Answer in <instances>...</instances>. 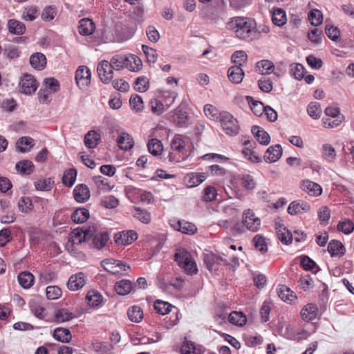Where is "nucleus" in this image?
Wrapping results in <instances>:
<instances>
[{"label": "nucleus", "mask_w": 354, "mask_h": 354, "mask_svg": "<svg viewBox=\"0 0 354 354\" xmlns=\"http://www.w3.org/2000/svg\"><path fill=\"white\" fill-rule=\"evenodd\" d=\"M100 138L97 131H90L84 136V145L89 149H94L98 145Z\"/></svg>", "instance_id": "obj_27"}, {"label": "nucleus", "mask_w": 354, "mask_h": 354, "mask_svg": "<svg viewBox=\"0 0 354 354\" xmlns=\"http://www.w3.org/2000/svg\"><path fill=\"white\" fill-rule=\"evenodd\" d=\"M241 184L246 190H252L257 185L254 178L250 174H244L241 176Z\"/></svg>", "instance_id": "obj_49"}, {"label": "nucleus", "mask_w": 354, "mask_h": 354, "mask_svg": "<svg viewBox=\"0 0 354 354\" xmlns=\"http://www.w3.org/2000/svg\"><path fill=\"white\" fill-rule=\"evenodd\" d=\"M318 308L313 304H308L301 310V317L303 320L310 322L316 318Z\"/></svg>", "instance_id": "obj_15"}, {"label": "nucleus", "mask_w": 354, "mask_h": 354, "mask_svg": "<svg viewBox=\"0 0 354 354\" xmlns=\"http://www.w3.org/2000/svg\"><path fill=\"white\" fill-rule=\"evenodd\" d=\"M310 209V205L303 201H293L288 207V212L291 215H295L302 212H307Z\"/></svg>", "instance_id": "obj_17"}, {"label": "nucleus", "mask_w": 354, "mask_h": 354, "mask_svg": "<svg viewBox=\"0 0 354 354\" xmlns=\"http://www.w3.org/2000/svg\"><path fill=\"white\" fill-rule=\"evenodd\" d=\"M109 240L110 236L108 232H97V228L95 227V232L90 239L91 241L90 246L97 250H101L106 245Z\"/></svg>", "instance_id": "obj_7"}, {"label": "nucleus", "mask_w": 354, "mask_h": 354, "mask_svg": "<svg viewBox=\"0 0 354 354\" xmlns=\"http://www.w3.org/2000/svg\"><path fill=\"white\" fill-rule=\"evenodd\" d=\"M259 88L265 93H269L272 90V82L271 80L266 76H263L258 81Z\"/></svg>", "instance_id": "obj_61"}, {"label": "nucleus", "mask_w": 354, "mask_h": 354, "mask_svg": "<svg viewBox=\"0 0 354 354\" xmlns=\"http://www.w3.org/2000/svg\"><path fill=\"white\" fill-rule=\"evenodd\" d=\"M301 189L310 196H318L321 195L322 189L321 186L310 180H304L301 186Z\"/></svg>", "instance_id": "obj_16"}, {"label": "nucleus", "mask_w": 354, "mask_h": 354, "mask_svg": "<svg viewBox=\"0 0 354 354\" xmlns=\"http://www.w3.org/2000/svg\"><path fill=\"white\" fill-rule=\"evenodd\" d=\"M257 71L262 75L271 74L274 70V64L269 60H261L257 63Z\"/></svg>", "instance_id": "obj_32"}, {"label": "nucleus", "mask_w": 354, "mask_h": 354, "mask_svg": "<svg viewBox=\"0 0 354 354\" xmlns=\"http://www.w3.org/2000/svg\"><path fill=\"white\" fill-rule=\"evenodd\" d=\"M89 217V212L86 208L77 209L71 216V218L75 223H82Z\"/></svg>", "instance_id": "obj_38"}, {"label": "nucleus", "mask_w": 354, "mask_h": 354, "mask_svg": "<svg viewBox=\"0 0 354 354\" xmlns=\"http://www.w3.org/2000/svg\"><path fill=\"white\" fill-rule=\"evenodd\" d=\"M307 111L313 119L319 118L322 112L319 104L316 102H312L308 104Z\"/></svg>", "instance_id": "obj_52"}, {"label": "nucleus", "mask_w": 354, "mask_h": 354, "mask_svg": "<svg viewBox=\"0 0 354 354\" xmlns=\"http://www.w3.org/2000/svg\"><path fill=\"white\" fill-rule=\"evenodd\" d=\"M204 113L205 115L213 121H221L222 119V113L218 109L211 104H206L204 106Z\"/></svg>", "instance_id": "obj_34"}, {"label": "nucleus", "mask_w": 354, "mask_h": 354, "mask_svg": "<svg viewBox=\"0 0 354 354\" xmlns=\"http://www.w3.org/2000/svg\"><path fill=\"white\" fill-rule=\"evenodd\" d=\"M33 140L30 137H21L19 138L17 143L16 147L20 152H26L28 149L23 147V146H29L31 148L33 146Z\"/></svg>", "instance_id": "obj_57"}, {"label": "nucleus", "mask_w": 354, "mask_h": 354, "mask_svg": "<svg viewBox=\"0 0 354 354\" xmlns=\"http://www.w3.org/2000/svg\"><path fill=\"white\" fill-rule=\"evenodd\" d=\"M272 20L275 26L279 27L283 26L287 21L286 12L281 8L274 10Z\"/></svg>", "instance_id": "obj_36"}, {"label": "nucleus", "mask_w": 354, "mask_h": 354, "mask_svg": "<svg viewBox=\"0 0 354 354\" xmlns=\"http://www.w3.org/2000/svg\"><path fill=\"white\" fill-rule=\"evenodd\" d=\"M253 242L256 249L261 252L262 254L267 252L268 245L263 236L259 234L256 235L253 239Z\"/></svg>", "instance_id": "obj_56"}, {"label": "nucleus", "mask_w": 354, "mask_h": 354, "mask_svg": "<svg viewBox=\"0 0 354 354\" xmlns=\"http://www.w3.org/2000/svg\"><path fill=\"white\" fill-rule=\"evenodd\" d=\"M148 150L153 156L160 155L163 151V146L160 140L153 138L147 144Z\"/></svg>", "instance_id": "obj_39"}, {"label": "nucleus", "mask_w": 354, "mask_h": 354, "mask_svg": "<svg viewBox=\"0 0 354 354\" xmlns=\"http://www.w3.org/2000/svg\"><path fill=\"white\" fill-rule=\"evenodd\" d=\"M53 337L59 342L68 343L72 339V335L69 329L59 327L54 330Z\"/></svg>", "instance_id": "obj_25"}, {"label": "nucleus", "mask_w": 354, "mask_h": 354, "mask_svg": "<svg viewBox=\"0 0 354 354\" xmlns=\"http://www.w3.org/2000/svg\"><path fill=\"white\" fill-rule=\"evenodd\" d=\"M113 70L107 60H102L98 64L97 71L100 80L104 84H109L112 80Z\"/></svg>", "instance_id": "obj_6"}, {"label": "nucleus", "mask_w": 354, "mask_h": 354, "mask_svg": "<svg viewBox=\"0 0 354 354\" xmlns=\"http://www.w3.org/2000/svg\"><path fill=\"white\" fill-rule=\"evenodd\" d=\"M75 200L77 203H84L90 198V190L88 187L84 184L77 185L73 190Z\"/></svg>", "instance_id": "obj_12"}, {"label": "nucleus", "mask_w": 354, "mask_h": 354, "mask_svg": "<svg viewBox=\"0 0 354 354\" xmlns=\"http://www.w3.org/2000/svg\"><path fill=\"white\" fill-rule=\"evenodd\" d=\"M128 317L131 322H140L143 319V311L140 306H133L129 309Z\"/></svg>", "instance_id": "obj_42"}, {"label": "nucleus", "mask_w": 354, "mask_h": 354, "mask_svg": "<svg viewBox=\"0 0 354 354\" xmlns=\"http://www.w3.org/2000/svg\"><path fill=\"white\" fill-rule=\"evenodd\" d=\"M282 155V148L280 145L270 147L264 154V160L267 162H275Z\"/></svg>", "instance_id": "obj_13"}, {"label": "nucleus", "mask_w": 354, "mask_h": 354, "mask_svg": "<svg viewBox=\"0 0 354 354\" xmlns=\"http://www.w3.org/2000/svg\"><path fill=\"white\" fill-rule=\"evenodd\" d=\"M252 132L256 137L259 142L263 145H267L270 142V138L268 133L258 126H254L252 128Z\"/></svg>", "instance_id": "obj_28"}, {"label": "nucleus", "mask_w": 354, "mask_h": 354, "mask_svg": "<svg viewBox=\"0 0 354 354\" xmlns=\"http://www.w3.org/2000/svg\"><path fill=\"white\" fill-rule=\"evenodd\" d=\"M190 259L189 253L184 249L178 250L175 254V261L181 268L183 264Z\"/></svg>", "instance_id": "obj_60"}, {"label": "nucleus", "mask_w": 354, "mask_h": 354, "mask_svg": "<svg viewBox=\"0 0 354 354\" xmlns=\"http://www.w3.org/2000/svg\"><path fill=\"white\" fill-rule=\"evenodd\" d=\"M322 157L328 162H333L336 158V151L330 144H324L322 145Z\"/></svg>", "instance_id": "obj_41"}, {"label": "nucleus", "mask_w": 354, "mask_h": 354, "mask_svg": "<svg viewBox=\"0 0 354 354\" xmlns=\"http://www.w3.org/2000/svg\"><path fill=\"white\" fill-rule=\"evenodd\" d=\"M171 225L174 230L184 234H192L196 231V227L194 224L186 221H178L171 223Z\"/></svg>", "instance_id": "obj_19"}, {"label": "nucleus", "mask_w": 354, "mask_h": 354, "mask_svg": "<svg viewBox=\"0 0 354 354\" xmlns=\"http://www.w3.org/2000/svg\"><path fill=\"white\" fill-rule=\"evenodd\" d=\"M77 176V171L75 169H71L66 171L62 177L64 185L71 187L73 185Z\"/></svg>", "instance_id": "obj_53"}, {"label": "nucleus", "mask_w": 354, "mask_h": 354, "mask_svg": "<svg viewBox=\"0 0 354 354\" xmlns=\"http://www.w3.org/2000/svg\"><path fill=\"white\" fill-rule=\"evenodd\" d=\"M94 351L99 354H110L113 348L112 344L109 342H95L91 344Z\"/></svg>", "instance_id": "obj_31"}, {"label": "nucleus", "mask_w": 354, "mask_h": 354, "mask_svg": "<svg viewBox=\"0 0 354 354\" xmlns=\"http://www.w3.org/2000/svg\"><path fill=\"white\" fill-rule=\"evenodd\" d=\"M91 73L88 67L80 66L75 73V80L80 87H85L91 82Z\"/></svg>", "instance_id": "obj_9"}, {"label": "nucleus", "mask_w": 354, "mask_h": 354, "mask_svg": "<svg viewBox=\"0 0 354 354\" xmlns=\"http://www.w3.org/2000/svg\"><path fill=\"white\" fill-rule=\"evenodd\" d=\"M43 86L50 93H56L59 89V82L54 77L46 78L44 80Z\"/></svg>", "instance_id": "obj_55"}, {"label": "nucleus", "mask_w": 354, "mask_h": 354, "mask_svg": "<svg viewBox=\"0 0 354 354\" xmlns=\"http://www.w3.org/2000/svg\"><path fill=\"white\" fill-rule=\"evenodd\" d=\"M46 297L48 299H57L62 295L61 289L57 286H50L46 288Z\"/></svg>", "instance_id": "obj_62"}, {"label": "nucleus", "mask_w": 354, "mask_h": 354, "mask_svg": "<svg viewBox=\"0 0 354 354\" xmlns=\"http://www.w3.org/2000/svg\"><path fill=\"white\" fill-rule=\"evenodd\" d=\"M325 32L328 37L333 41H337L339 39V30L337 27L333 25H326L325 27Z\"/></svg>", "instance_id": "obj_64"}, {"label": "nucleus", "mask_w": 354, "mask_h": 354, "mask_svg": "<svg viewBox=\"0 0 354 354\" xmlns=\"http://www.w3.org/2000/svg\"><path fill=\"white\" fill-rule=\"evenodd\" d=\"M95 232V226L89 225L84 229H76L74 230L71 234L69 241L73 244H81L84 241H90V239Z\"/></svg>", "instance_id": "obj_3"}, {"label": "nucleus", "mask_w": 354, "mask_h": 354, "mask_svg": "<svg viewBox=\"0 0 354 354\" xmlns=\"http://www.w3.org/2000/svg\"><path fill=\"white\" fill-rule=\"evenodd\" d=\"M86 283V276L83 272L73 274L68 279L67 286L70 290L75 291L82 288Z\"/></svg>", "instance_id": "obj_10"}, {"label": "nucleus", "mask_w": 354, "mask_h": 354, "mask_svg": "<svg viewBox=\"0 0 354 354\" xmlns=\"http://www.w3.org/2000/svg\"><path fill=\"white\" fill-rule=\"evenodd\" d=\"M138 237V236L136 231H123L115 234L114 241L118 245H126L132 243Z\"/></svg>", "instance_id": "obj_8"}, {"label": "nucleus", "mask_w": 354, "mask_h": 354, "mask_svg": "<svg viewBox=\"0 0 354 354\" xmlns=\"http://www.w3.org/2000/svg\"><path fill=\"white\" fill-rule=\"evenodd\" d=\"M173 306L168 302L157 300L154 303V308L161 315L169 313Z\"/></svg>", "instance_id": "obj_54"}, {"label": "nucleus", "mask_w": 354, "mask_h": 354, "mask_svg": "<svg viewBox=\"0 0 354 354\" xmlns=\"http://www.w3.org/2000/svg\"><path fill=\"white\" fill-rule=\"evenodd\" d=\"M118 147L122 150H129L133 147V138L127 133L122 132L117 140Z\"/></svg>", "instance_id": "obj_26"}, {"label": "nucleus", "mask_w": 354, "mask_h": 354, "mask_svg": "<svg viewBox=\"0 0 354 354\" xmlns=\"http://www.w3.org/2000/svg\"><path fill=\"white\" fill-rule=\"evenodd\" d=\"M9 32L15 35H22L26 30L25 25L15 19H10L8 22Z\"/></svg>", "instance_id": "obj_35"}, {"label": "nucleus", "mask_w": 354, "mask_h": 354, "mask_svg": "<svg viewBox=\"0 0 354 354\" xmlns=\"http://www.w3.org/2000/svg\"><path fill=\"white\" fill-rule=\"evenodd\" d=\"M3 54L10 59H15L19 57L20 50L18 47L10 45L4 49Z\"/></svg>", "instance_id": "obj_58"}, {"label": "nucleus", "mask_w": 354, "mask_h": 354, "mask_svg": "<svg viewBox=\"0 0 354 354\" xmlns=\"http://www.w3.org/2000/svg\"><path fill=\"white\" fill-rule=\"evenodd\" d=\"M30 64L35 69L41 71L46 65V57L41 53H33L30 57Z\"/></svg>", "instance_id": "obj_21"}, {"label": "nucleus", "mask_w": 354, "mask_h": 354, "mask_svg": "<svg viewBox=\"0 0 354 354\" xmlns=\"http://www.w3.org/2000/svg\"><path fill=\"white\" fill-rule=\"evenodd\" d=\"M130 58L124 55H115L113 56L109 62L113 69L120 71L124 68L129 69Z\"/></svg>", "instance_id": "obj_11"}, {"label": "nucleus", "mask_w": 354, "mask_h": 354, "mask_svg": "<svg viewBox=\"0 0 354 354\" xmlns=\"http://www.w3.org/2000/svg\"><path fill=\"white\" fill-rule=\"evenodd\" d=\"M33 163L28 160H20L15 165L16 170L21 175H30L34 171Z\"/></svg>", "instance_id": "obj_24"}, {"label": "nucleus", "mask_w": 354, "mask_h": 354, "mask_svg": "<svg viewBox=\"0 0 354 354\" xmlns=\"http://www.w3.org/2000/svg\"><path fill=\"white\" fill-rule=\"evenodd\" d=\"M19 285L24 288H30L34 282V276L29 272H21L17 277Z\"/></svg>", "instance_id": "obj_33"}, {"label": "nucleus", "mask_w": 354, "mask_h": 354, "mask_svg": "<svg viewBox=\"0 0 354 354\" xmlns=\"http://www.w3.org/2000/svg\"><path fill=\"white\" fill-rule=\"evenodd\" d=\"M174 122L179 127H186L189 124L187 113L181 109H176L174 114Z\"/></svg>", "instance_id": "obj_40"}, {"label": "nucleus", "mask_w": 354, "mask_h": 354, "mask_svg": "<svg viewBox=\"0 0 354 354\" xmlns=\"http://www.w3.org/2000/svg\"><path fill=\"white\" fill-rule=\"evenodd\" d=\"M132 289L131 281L128 279H122L118 281L115 285V290L120 295H127Z\"/></svg>", "instance_id": "obj_30"}, {"label": "nucleus", "mask_w": 354, "mask_h": 354, "mask_svg": "<svg viewBox=\"0 0 354 354\" xmlns=\"http://www.w3.org/2000/svg\"><path fill=\"white\" fill-rule=\"evenodd\" d=\"M55 321L58 323L68 322L75 317L73 313L69 312L66 308L58 310L55 314Z\"/></svg>", "instance_id": "obj_43"}, {"label": "nucleus", "mask_w": 354, "mask_h": 354, "mask_svg": "<svg viewBox=\"0 0 354 354\" xmlns=\"http://www.w3.org/2000/svg\"><path fill=\"white\" fill-rule=\"evenodd\" d=\"M149 81L145 77H138L135 82V89L138 92H145L148 90Z\"/></svg>", "instance_id": "obj_59"}, {"label": "nucleus", "mask_w": 354, "mask_h": 354, "mask_svg": "<svg viewBox=\"0 0 354 354\" xmlns=\"http://www.w3.org/2000/svg\"><path fill=\"white\" fill-rule=\"evenodd\" d=\"M227 76L232 83L240 84L244 77V72L238 65L231 66L227 71Z\"/></svg>", "instance_id": "obj_18"}, {"label": "nucleus", "mask_w": 354, "mask_h": 354, "mask_svg": "<svg viewBox=\"0 0 354 354\" xmlns=\"http://www.w3.org/2000/svg\"><path fill=\"white\" fill-rule=\"evenodd\" d=\"M277 236L279 239L284 244H289L292 242L293 236L285 227H280L277 229Z\"/></svg>", "instance_id": "obj_47"}, {"label": "nucleus", "mask_w": 354, "mask_h": 354, "mask_svg": "<svg viewBox=\"0 0 354 354\" xmlns=\"http://www.w3.org/2000/svg\"><path fill=\"white\" fill-rule=\"evenodd\" d=\"M133 216L145 224H148L151 221L150 214L146 210L141 209L140 207H134Z\"/></svg>", "instance_id": "obj_51"}, {"label": "nucleus", "mask_w": 354, "mask_h": 354, "mask_svg": "<svg viewBox=\"0 0 354 354\" xmlns=\"http://www.w3.org/2000/svg\"><path fill=\"white\" fill-rule=\"evenodd\" d=\"M245 98L253 113L257 116H261L265 112L266 106H264L261 102L254 100L251 96H246Z\"/></svg>", "instance_id": "obj_29"}, {"label": "nucleus", "mask_w": 354, "mask_h": 354, "mask_svg": "<svg viewBox=\"0 0 354 354\" xmlns=\"http://www.w3.org/2000/svg\"><path fill=\"white\" fill-rule=\"evenodd\" d=\"M206 178L205 173H191L185 176V180L188 187H194L202 183Z\"/></svg>", "instance_id": "obj_22"}, {"label": "nucleus", "mask_w": 354, "mask_h": 354, "mask_svg": "<svg viewBox=\"0 0 354 354\" xmlns=\"http://www.w3.org/2000/svg\"><path fill=\"white\" fill-rule=\"evenodd\" d=\"M248 55L243 50H238L233 53L232 56V61L234 65H238L242 67L247 63Z\"/></svg>", "instance_id": "obj_46"}, {"label": "nucleus", "mask_w": 354, "mask_h": 354, "mask_svg": "<svg viewBox=\"0 0 354 354\" xmlns=\"http://www.w3.org/2000/svg\"><path fill=\"white\" fill-rule=\"evenodd\" d=\"M243 223L248 230L255 232L260 227L261 220L255 216L252 210L248 209L243 212Z\"/></svg>", "instance_id": "obj_5"}, {"label": "nucleus", "mask_w": 354, "mask_h": 354, "mask_svg": "<svg viewBox=\"0 0 354 354\" xmlns=\"http://www.w3.org/2000/svg\"><path fill=\"white\" fill-rule=\"evenodd\" d=\"M328 251L332 257H342L345 254L346 249L340 241L332 240L328 245Z\"/></svg>", "instance_id": "obj_23"}, {"label": "nucleus", "mask_w": 354, "mask_h": 354, "mask_svg": "<svg viewBox=\"0 0 354 354\" xmlns=\"http://www.w3.org/2000/svg\"><path fill=\"white\" fill-rule=\"evenodd\" d=\"M54 184V180L48 178L43 180H38L35 182V187L37 190L39 191H49L52 189Z\"/></svg>", "instance_id": "obj_48"}, {"label": "nucleus", "mask_w": 354, "mask_h": 354, "mask_svg": "<svg viewBox=\"0 0 354 354\" xmlns=\"http://www.w3.org/2000/svg\"><path fill=\"white\" fill-rule=\"evenodd\" d=\"M277 293L281 300L284 301H292L295 297L293 294V292L284 285L279 286L277 290Z\"/></svg>", "instance_id": "obj_45"}, {"label": "nucleus", "mask_w": 354, "mask_h": 354, "mask_svg": "<svg viewBox=\"0 0 354 354\" xmlns=\"http://www.w3.org/2000/svg\"><path fill=\"white\" fill-rule=\"evenodd\" d=\"M229 322L238 326H243L245 324L247 319L245 315L241 312L233 311L229 315Z\"/></svg>", "instance_id": "obj_37"}, {"label": "nucleus", "mask_w": 354, "mask_h": 354, "mask_svg": "<svg viewBox=\"0 0 354 354\" xmlns=\"http://www.w3.org/2000/svg\"><path fill=\"white\" fill-rule=\"evenodd\" d=\"M229 30H234L238 38L248 41L257 39L256 23L241 17H235L227 24Z\"/></svg>", "instance_id": "obj_1"}, {"label": "nucleus", "mask_w": 354, "mask_h": 354, "mask_svg": "<svg viewBox=\"0 0 354 354\" xmlns=\"http://www.w3.org/2000/svg\"><path fill=\"white\" fill-rule=\"evenodd\" d=\"M217 192L215 187L212 186H207L203 190V199L205 202H211L216 199Z\"/></svg>", "instance_id": "obj_63"}, {"label": "nucleus", "mask_w": 354, "mask_h": 354, "mask_svg": "<svg viewBox=\"0 0 354 354\" xmlns=\"http://www.w3.org/2000/svg\"><path fill=\"white\" fill-rule=\"evenodd\" d=\"M189 143V139L187 137L181 135H176L171 140V147L174 151L183 153L185 147Z\"/></svg>", "instance_id": "obj_20"}, {"label": "nucleus", "mask_w": 354, "mask_h": 354, "mask_svg": "<svg viewBox=\"0 0 354 354\" xmlns=\"http://www.w3.org/2000/svg\"><path fill=\"white\" fill-rule=\"evenodd\" d=\"M220 122L226 134L235 136L239 133L238 121L230 113L223 112Z\"/></svg>", "instance_id": "obj_2"}, {"label": "nucleus", "mask_w": 354, "mask_h": 354, "mask_svg": "<svg viewBox=\"0 0 354 354\" xmlns=\"http://www.w3.org/2000/svg\"><path fill=\"white\" fill-rule=\"evenodd\" d=\"M19 86L21 93L30 95L37 90L38 83L33 75L30 74H24L21 77Z\"/></svg>", "instance_id": "obj_4"}, {"label": "nucleus", "mask_w": 354, "mask_h": 354, "mask_svg": "<svg viewBox=\"0 0 354 354\" xmlns=\"http://www.w3.org/2000/svg\"><path fill=\"white\" fill-rule=\"evenodd\" d=\"M86 300L90 306H97L102 301V296L97 291L90 290L86 294Z\"/></svg>", "instance_id": "obj_44"}, {"label": "nucleus", "mask_w": 354, "mask_h": 354, "mask_svg": "<svg viewBox=\"0 0 354 354\" xmlns=\"http://www.w3.org/2000/svg\"><path fill=\"white\" fill-rule=\"evenodd\" d=\"M308 19L310 24L314 26L320 25L323 21V15L322 12L318 9H313L308 13Z\"/></svg>", "instance_id": "obj_50"}, {"label": "nucleus", "mask_w": 354, "mask_h": 354, "mask_svg": "<svg viewBox=\"0 0 354 354\" xmlns=\"http://www.w3.org/2000/svg\"><path fill=\"white\" fill-rule=\"evenodd\" d=\"M78 29L80 35L88 36L94 32L95 25L89 18H83L80 21Z\"/></svg>", "instance_id": "obj_14"}]
</instances>
